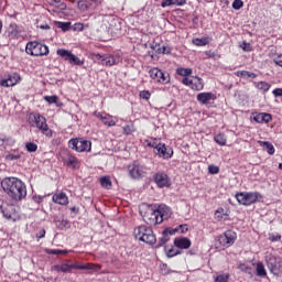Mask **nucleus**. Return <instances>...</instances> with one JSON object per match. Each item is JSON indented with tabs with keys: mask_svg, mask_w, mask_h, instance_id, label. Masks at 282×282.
Wrapping results in <instances>:
<instances>
[{
	"mask_svg": "<svg viewBox=\"0 0 282 282\" xmlns=\"http://www.w3.org/2000/svg\"><path fill=\"white\" fill-rule=\"evenodd\" d=\"M176 74H178V76H191L193 74V69L191 68H177L176 69Z\"/></svg>",
	"mask_w": 282,
	"mask_h": 282,
	"instance_id": "nucleus-39",
	"label": "nucleus"
},
{
	"mask_svg": "<svg viewBox=\"0 0 282 282\" xmlns=\"http://www.w3.org/2000/svg\"><path fill=\"white\" fill-rule=\"evenodd\" d=\"M9 30V37L19 39V34H21V32L19 31V25H17V23L10 24Z\"/></svg>",
	"mask_w": 282,
	"mask_h": 282,
	"instance_id": "nucleus-30",
	"label": "nucleus"
},
{
	"mask_svg": "<svg viewBox=\"0 0 282 282\" xmlns=\"http://www.w3.org/2000/svg\"><path fill=\"white\" fill-rule=\"evenodd\" d=\"M238 269H240L241 272H246V274L252 276V268L248 267L246 263H239Z\"/></svg>",
	"mask_w": 282,
	"mask_h": 282,
	"instance_id": "nucleus-40",
	"label": "nucleus"
},
{
	"mask_svg": "<svg viewBox=\"0 0 282 282\" xmlns=\"http://www.w3.org/2000/svg\"><path fill=\"white\" fill-rule=\"evenodd\" d=\"M97 118H99V120H101V122L107 127H116V121L113 120V116L111 115H104L102 112H98Z\"/></svg>",
	"mask_w": 282,
	"mask_h": 282,
	"instance_id": "nucleus-24",
	"label": "nucleus"
},
{
	"mask_svg": "<svg viewBox=\"0 0 282 282\" xmlns=\"http://www.w3.org/2000/svg\"><path fill=\"white\" fill-rule=\"evenodd\" d=\"M208 173H210L212 175H217V173H219V166L209 165L208 166Z\"/></svg>",
	"mask_w": 282,
	"mask_h": 282,
	"instance_id": "nucleus-53",
	"label": "nucleus"
},
{
	"mask_svg": "<svg viewBox=\"0 0 282 282\" xmlns=\"http://www.w3.org/2000/svg\"><path fill=\"white\" fill-rule=\"evenodd\" d=\"M100 185L102 186V188H107V191H111V178L109 176H102L100 178Z\"/></svg>",
	"mask_w": 282,
	"mask_h": 282,
	"instance_id": "nucleus-34",
	"label": "nucleus"
},
{
	"mask_svg": "<svg viewBox=\"0 0 282 282\" xmlns=\"http://www.w3.org/2000/svg\"><path fill=\"white\" fill-rule=\"evenodd\" d=\"M150 74V78H152V80H155V83H161L162 85H166L167 83L171 82V77L169 76V74L162 72V69L160 68H151L149 70Z\"/></svg>",
	"mask_w": 282,
	"mask_h": 282,
	"instance_id": "nucleus-13",
	"label": "nucleus"
},
{
	"mask_svg": "<svg viewBox=\"0 0 282 282\" xmlns=\"http://www.w3.org/2000/svg\"><path fill=\"white\" fill-rule=\"evenodd\" d=\"M232 8H234V10H241V8H243V1L235 0L232 2Z\"/></svg>",
	"mask_w": 282,
	"mask_h": 282,
	"instance_id": "nucleus-51",
	"label": "nucleus"
},
{
	"mask_svg": "<svg viewBox=\"0 0 282 282\" xmlns=\"http://www.w3.org/2000/svg\"><path fill=\"white\" fill-rule=\"evenodd\" d=\"M240 47L241 50H243V52H252V46L248 42H242L240 44Z\"/></svg>",
	"mask_w": 282,
	"mask_h": 282,
	"instance_id": "nucleus-52",
	"label": "nucleus"
},
{
	"mask_svg": "<svg viewBox=\"0 0 282 282\" xmlns=\"http://www.w3.org/2000/svg\"><path fill=\"white\" fill-rule=\"evenodd\" d=\"M57 56H61L64 58V61H68L70 65H84L85 62L80 61L78 56L74 55L72 51L65 50V48H59L57 50Z\"/></svg>",
	"mask_w": 282,
	"mask_h": 282,
	"instance_id": "nucleus-14",
	"label": "nucleus"
},
{
	"mask_svg": "<svg viewBox=\"0 0 282 282\" xmlns=\"http://www.w3.org/2000/svg\"><path fill=\"white\" fill-rule=\"evenodd\" d=\"M269 239H270V241H281V235L271 234V235H269Z\"/></svg>",
	"mask_w": 282,
	"mask_h": 282,
	"instance_id": "nucleus-56",
	"label": "nucleus"
},
{
	"mask_svg": "<svg viewBox=\"0 0 282 282\" xmlns=\"http://www.w3.org/2000/svg\"><path fill=\"white\" fill-rule=\"evenodd\" d=\"M93 59L99 65H106V67H112L116 65V57L112 55H100V54H93Z\"/></svg>",
	"mask_w": 282,
	"mask_h": 282,
	"instance_id": "nucleus-17",
	"label": "nucleus"
},
{
	"mask_svg": "<svg viewBox=\"0 0 282 282\" xmlns=\"http://www.w3.org/2000/svg\"><path fill=\"white\" fill-rule=\"evenodd\" d=\"M267 265L271 274H275L276 276L282 274V262L275 256L269 254L267 257Z\"/></svg>",
	"mask_w": 282,
	"mask_h": 282,
	"instance_id": "nucleus-12",
	"label": "nucleus"
},
{
	"mask_svg": "<svg viewBox=\"0 0 282 282\" xmlns=\"http://www.w3.org/2000/svg\"><path fill=\"white\" fill-rule=\"evenodd\" d=\"M261 197L259 192H242L236 195L237 202L242 204L243 206H250L257 202Z\"/></svg>",
	"mask_w": 282,
	"mask_h": 282,
	"instance_id": "nucleus-9",
	"label": "nucleus"
},
{
	"mask_svg": "<svg viewBox=\"0 0 282 282\" xmlns=\"http://www.w3.org/2000/svg\"><path fill=\"white\" fill-rule=\"evenodd\" d=\"M215 219H217V221H226L228 219V214L220 207L215 212Z\"/></svg>",
	"mask_w": 282,
	"mask_h": 282,
	"instance_id": "nucleus-32",
	"label": "nucleus"
},
{
	"mask_svg": "<svg viewBox=\"0 0 282 282\" xmlns=\"http://www.w3.org/2000/svg\"><path fill=\"white\" fill-rule=\"evenodd\" d=\"M100 264H95V263H86V264H78V263H73L69 264V262L65 261L61 264H55L51 268L53 272H63L65 274L70 273L72 270H90L91 272H99L101 270Z\"/></svg>",
	"mask_w": 282,
	"mask_h": 282,
	"instance_id": "nucleus-2",
	"label": "nucleus"
},
{
	"mask_svg": "<svg viewBox=\"0 0 282 282\" xmlns=\"http://www.w3.org/2000/svg\"><path fill=\"white\" fill-rule=\"evenodd\" d=\"M165 232H167V236L171 237V235H175V232H180V229L174 228V229H164Z\"/></svg>",
	"mask_w": 282,
	"mask_h": 282,
	"instance_id": "nucleus-58",
	"label": "nucleus"
},
{
	"mask_svg": "<svg viewBox=\"0 0 282 282\" xmlns=\"http://www.w3.org/2000/svg\"><path fill=\"white\" fill-rule=\"evenodd\" d=\"M155 149L159 158H163V160H171V158H173V149L166 148V144L159 143Z\"/></svg>",
	"mask_w": 282,
	"mask_h": 282,
	"instance_id": "nucleus-19",
	"label": "nucleus"
},
{
	"mask_svg": "<svg viewBox=\"0 0 282 282\" xmlns=\"http://www.w3.org/2000/svg\"><path fill=\"white\" fill-rule=\"evenodd\" d=\"M171 240V236L169 235V231L163 230L162 237L159 239V246H164L165 243H169Z\"/></svg>",
	"mask_w": 282,
	"mask_h": 282,
	"instance_id": "nucleus-37",
	"label": "nucleus"
},
{
	"mask_svg": "<svg viewBox=\"0 0 282 282\" xmlns=\"http://www.w3.org/2000/svg\"><path fill=\"white\" fill-rule=\"evenodd\" d=\"M45 237V229H41L37 234H36V239H43Z\"/></svg>",
	"mask_w": 282,
	"mask_h": 282,
	"instance_id": "nucleus-59",
	"label": "nucleus"
},
{
	"mask_svg": "<svg viewBox=\"0 0 282 282\" xmlns=\"http://www.w3.org/2000/svg\"><path fill=\"white\" fill-rule=\"evenodd\" d=\"M273 61L275 65H279V67H282V54H279L278 56H275Z\"/></svg>",
	"mask_w": 282,
	"mask_h": 282,
	"instance_id": "nucleus-57",
	"label": "nucleus"
},
{
	"mask_svg": "<svg viewBox=\"0 0 282 282\" xmlns=\"http://www.w3.org/2000/svg\"><path fill=\"white\" fill-rule=\"evenodd\" d=\"M257 276H261L262 279L268 276V271L265 270V265L263 262H258L256 267Z\"/></svg>",
	"mask_w": 282,
	"mask_h": 282,
	"instance_id": "nucleus-29",
	"label": "nucleus"
},
{
	"mask_svg": "<svg viewBox=\"0 0 282 282\" xmlns=\"http://www.w3.org/2000/svg\"><path fill=\"white\" fill-rule=\"evenodd\" d=\"M236 75L240 78H257V74L250 73L248 70H238Z\"/></svg>",
	"mask_w": 282,
	"mask_h": 282,
	"instance_id": "nucleus-36",
	"label": "nucleus"
},
{
	"mask_svg": "<svg viewBox=\"0 0 282 282\" xmlns=\"http://www.w3.org/2000/svg\"><path fill=\"white\" fill-rule=\"evenodd\" d=\"M6 135L0 134V147H4Z\"/></svg>",
	"mask_w": 282,
	"mask_h": 282,
	"instance_id": "nucleus-62",
	"label": "nucleus"
},
{
	"mask_svg": "<svg viewBox=\"0 0 282 282\" xmlns=\"http://www.w3.org/2000/svg\"><path fill=\"white\" fill-rule=\"evenodd\" d=\"M177 254H182V252H180V250H177V249H170V250H167V252H166V256L171 259V258H173V257H177Z\"/></svg>",
	"mask_w": 282,
	"mask_h": 282,
	"instance_id": "nucleus-49",
	"label": "nucleus"
},
{
	"mask_svg": "<svg viewBox=\"0 0 282 282\" xmlns=\"http://www.w3.org/2000/svg\"><path fill=\"white\" fill-rule=\"evenodd\" d=\"M61 158H62V161L64 162V164H66V166H68L69 169H74V170L80 169V161L78 160V158H76L69 151L64 150L61 153Z\"/></svg>",
	"mask_w": 282,
	"mask_h": 282,
	"instance_id": "nucleus-10",
	"label": "nucleus"
},
{
	"mask_svg": "<svg viewBox=\"0 0 282 282\" xmlns=\"http://www.w3.org/2000/svg\"><path fill=\"white\" fill-rule=\"evenodd\" d=\"M156 215H159L162 221H164V219H169V217H171V208L166 205H159L156 207Z\"/></svg>",
	"mask_w": 282,
	"mask_h": 282,
	"instance_id": "nucleus-25",
	"label": "nucleus"
},
{
	"mask_svg": "<svg viewBox=\"0 0 282 282\" xmlns=\"http://www.w3.org/2000/svg\"><path fill=\"white\" fill-rule=\"evenodd\" d=\"M1 188L12 202H23L28 197V186L18 177H6L1 181Z\"/></svg>",
	"mask_w": 282,
	"mask_h": 282,
	"instance_id": "nucleus-1",
	"label": "nucleus"
},
{
	"mask_svg": "<svg viewBox=\"0 0 282 282\" xmlns=\"http://www.w3.org/2000/svg\"><path fill=\"white\" fill-rule=\"evenodd\" d=\"M19 155H17V154H8L7 156H6V160H10V161H12V160H19Z\"/></svg>",
	"mask_w": 282,
	"mask_h": 282,
	"instance_id": "nucleus-60",
	"label": "nucleus"
},
{
	"mask_svg": "<svg viewBox=\"0 0 282 282\" xmlns=\"http://www.w3.org/2000/svg\"><path fill=\"white\" fill-rule=\"evenodd\" d=\"M72 23L69 22H58V28H61V30H63V32H67V30H69Z\"/></svg>",
	"mask_w": 282,
	"mask_h": 282,
	"instance_id": "nucleus-50",
	"label": "nucleus"
},
{
	"mask_svg": "<svg viewBox=\"0 0 282 282\" xmlns=\"http://www.w3.org/2000/svg\"><path fill=\"white\" fill-rule=\"evenodd\" d=\"M25 52L31 56H47L50 54V47L40 42H29Z\"/></svg>",
	"mask_w": 282,
	"mask_h": 282,
	"instance_id": "nucleus-5",
	"label": "nucleus"
},
{
	"mask_svg": "<svg viewBox=\"0 0 282 282\" xmlns=\"http://www.w3.org/2000/svg\"><path fill=\"white\" fill-rule=\"evenodd\" d=\"M25 149H26V151H29V153H36L39 145H36V143H34V142H28L25 144Z\"/></svg>",
	"mask_w": 282,
	"mask_h": 282,
	"instance_id": "nucleus-41",
	"label": "nucleus"
},
{
	"mask_svg": "<svg viewBox=\"0 0 282 282\" xmlns=\"http://www.w3.org/2000/svg\"><path fill=\"white\" fill-rule=\"evenodd\" d=\"M134 237L139 239V241H143L144 243H149L153 246L155 243V235L153 234V229L148 227L147 225H141L134 228Z\"/></svg>",
	"mask_w": 282,
	"mask_h": 282,
	"instance_id": "nucleus-3",
	"label": "nucleus"
},
{
	"mask_svg": "<svg viewBox=\"0 0 282 282\" xmlns=\"http://www.w3.org/2000/svg\"><path fill=\"white\" fill-rule=\"evenodd\" d=\"M67 224H69V221H67V219L65 218H63L62 220H55L56 228H58L59 230L67 228Z\"/></svg>",
	"mask_w": 282,
	"mask_h": 282,
	"instance_id": "nucleus-43",
	"label": "nucleus"
},
{
	"mask_svg": "<svg viewBox=\"0 0 282 282\" xmlns=\"http://www.w3.org/2000/svg\"><path fill=\"white\" fill-rule=\"evenodd\" d=\"M69 251L67 250H61V249H48V254H68Z\"/></svg>",
	"mask_w": 282,
	"mask_h": 282,
	"instance_id": "nucleus-46",
	"label": "nucleus"
},
{
	"mask_svg": "<svg viewBox=\"0 0 282 282\" xmlns=\"http://www.w3.org/2000/svg\"><path fill=\"white\" fill-rule=\"evenodd\" d=\"M1 213L6 219L9 221H17V209L12 205H1L0 206Z\"/></svg>",
	"mask_w": 282,
	"mask_h": 282,
	"instance_id": "nucleus-18",
	"label": "nucleus"
},
{
	"mask_svg": "<svg viewBox=\"0 0 282 282\" xmlns=\"http://www.w3.org/2000/svg\"><path fill=\"white\" fill-rule=\"evenodd\" d=\"M30 120L33 127H36V129H39V131H41L43 135L52 138V130H50V127L47 126V119H45V117L40 113H32L30 116Z\"/></svg>",
	"mask_w": 282,
	"mask_h": 282,
	"instance_id": "nucleus-4",
	"label": "nucleus"
},
{
	"mask_svg": "<svg viewBox=\"0 0 282 282\" xmlns=\"http://www.w3.org/2000/svg\"><path fill=\"white\" fill-rule=\"evenodd\" d=\"M210 43V37H196L193 40V44L197 47H204L205 45H208Z\"/></svg>",
	"mask_w": 282,
	"mask_h": 282,
	"instance_id": "nucleus-31",
	"label": "nucleus"
},
{
	"mask_svg": "<svg viewBox=\"0 0 282 282\" xmlns=\"http://www.w3.org/2000/svg\"><path fill=\"white\" fill-rule=\"evenodd\" d=\"M235 241H237V232L232 230H227L218 237V243L223 248H230V246L235 245Z\"/></svg>",
	"mask_w": 282,
	"mask_h": 282,
	"instance_id": "nucleus-11",
	"label": "nucleus"
},
{
	"mask_svg": "<svg viewBox=\"0 0 282 282\" xmlns=\"http://www.w3.org/2000/svg\"><path fill=\"white\" fill-rule=\"evenodd\" d=\"M44 100H46V102H48V105H56V102H58V96H56V95L45 96Z\"/></svg>",
	"mask_w": 282,
	"mask_h": 282,
	"instance_id": "nucleus-44",
	"label": "nucleus"
},
{
	"mask_svg": "<svg viewBox=\"0 0 282 282\" xmlns=\"http://www.w3.org/2000/svg\"><path fill=\"white\" fill-rule=\"evenodd\" d=\"M191 239L186 237L175 238L174 239V246L175 248H178V250H188L191 248Z\"/></svg>",
	"mask_w": 282,
	"mask_h": 282,
	"instance_id": "nucleus-22",
	"label": "nucleus"
},
{
	"mask_svg": "<svg viewBox=\"0 0 282 282\" xmlns=\"http://www.w3.org/2000/svg\"><path fill=\"white\" fill-rule=\"evenodd\" d=\"M230 279V274H220L218 276L215 278V282H228V280Z\"/></svg>",
	"mask_w": 282,
	"mask_h": 282,
	"instance_id": "nucleus-47",
	"label": "nucleus"
},
{
	"mask_svg": "<svg viewBox=\"0 0 282 282\" xmlns=\"http://www.w3.org/2000/svg\"><path fill=\"white\" fill-rule=\"evenodd\" d=\"M273 94H274L276 97L282 96V88H275V89L273 90Z\"/></svg>",
	"mask_w": 282,
	"mask_h": 282,
	"instance_id": "nucleus-61",
	"label": "nucleus"
},
{
	"mask_svg": "<svg viewBox=\"0 0 282 282\" xmlns=\"http://www.w3.org/2000/svg\"><path fill=\"white\" fill-rule=\"evenodd\" d=\"M34 202H37V204H41V202H43V197L39 196V197H34Z\"/></svg>",
	"mask_w": 282,
	"mask_h": 282,
	"instance_id": "nucleus-63",
	"label": "nucleus"
},
{
	"mask_svg": "<svg viewBox=\"0 0 282 282\" xmlns=\"http://www.w3.org/2000/svg\"><path fill=\"white\" fill-rule=\"evenodd\" d=\"M153 180L159 188H166L171 186V180L169 178V174H166L165 172H158L153 176Z\"/></svg>",
	"mask_w": 282,
	"mask_h": 282,
	"instance_id": "nucleus-16",
	"label": "nucleus"
},
{
	"mask_svg": "<svg viewBox=\"0 0 282 282\" xmlns=\"http://www.w3.org/2000/svg\"><path fill=\"white\" fill-rule=\"evenodd\" d=\"M258 144L262 147L269 155H274V145L270 141H258Z\"/></svg>",
	"mask_w": 282,
	"mask_h": 282,
	"instance_id": "nucleus-27",
	"label": "nucleus"
},
{
	"mask_svg": "<svg viewBox=\"0 0 282 282\" xmlns=\"http://www.w3.org/2000/svg\"><path fill=\"white\" fill-rule=\"evenodd\" d=\"M53 202L59 204V206H67L69 204V197H67V194L61 192L53 195Z\"/></svg>",
	"mask_w": 282,
	"mask_h": 282,
	"instance_id": "nucleus-23",
	"label": "nucleus"
},
{
	"mask_svg": "<svg viewBox=\"0 0 282 282\" xmlns=\"http://www.w3.org/2000/svg\"><path fill=\"white\" fill-rule=\"evenodd\" d=\"M183 85L191 87L195 91H202L204 89V79L199 77H185L183 78Z\"/></svg>",
	"mask_w": 282,
	"mask_h": 282,
	"instance_id": "nucleus-15",
	"label": "nucleus"
},
{
	"mask_svg": "<svg viewBox=\"0 0 282 282\" xmlns=\"http://www.w3.org/2000/svg\"><path fill=\"white\" fill-rule=\"evenodd\" d=\"M186 0H162L161 6L163 8H169L171 6H184Z\"/></svg>",
	"mask_w": 282,
	"mask_h": 282,
	"instance_id": "nucleus-28",
	"label": "nucleus"
},
{
	"mask_svg": "<svg viewBox=\"0 0 282 282\" xmlns=\"http://www.w3.org/2000/svg\"><path fill=\"white\" fill-rule=\"evenodd\" d=\"M68 147L73 151H77V153H89V151H91V141L83 138L70 139L68 141Z\"/></svg>",
	"mask_w": 282,
	"mask_h": 282,
	"instance_id": "nucleus-7",
	"label": "nucleus"
},
{
	"mask_svg": "<svg viewBox=\"0 0 282 282\" xmlns=\"http://www.w3.org/2000/svg\"><path fill=\"white\" fill-rule=\"evenodd\" d=\"M147 165H142L138 161L128 165V174L132 180H142V177H147Z\"/></svg>",
	"mask_w": 282,
	"mask_h": 282,
	"instance_id": "nucleus-6",
	"label": "nucleus"
},
{
	"mask_svg": "<svg viewBox=\"0 0 282 282\" xmlns=\"http://www.w3.org/2000/svg\"><path fill=\"white\" fill-rule=\"evenodd\" d=\"M21 82V76L19 74L9 75L7 79H1V87H14Z\"/></svg>",
	"mask_w": 282,
	"mask_h": 282,
	"instance_id": "nucleus-20",
	"label": "nucleus"
},
{
	"mask_svg": "<svg viewBox=\"0 0 282 282\" xmlns=\"http://www.w3.org/2000/svg\"><path fill=\"white\" fill-rule=\"evenodd\" d=\"M140 98L143 100H149L151 98V93H149V90L140 91Z\"/></svg>",
	"mask_w": 282,
	"mask_h": 282,
	"instance_id": "nucleus-54",
	"label": "nucleus"
},
{
	"mask_svg": "<svg viewBox=\"0 0 282 282\" xmlns=\"http://www.w3.org/2000/svg\"><path fill=\"white\" fill-rule=\"evenodd\" d=\"M196 100H198L200 105H208L210 100H217V96L213 93H199Z\"/></svg>",
	"mask_w": 282,
	"mask_h": 282,
	"instance_id": "nucleus-21",
	"label": "nucleus"
},
{
	"mask_svg": "<svg viewBox=\"0 0 282 282\" xmlns=\"http://www.w3.org/2000/svg\"><path fill=\"white\" fill-rule=\"evenodd\" d=\"M41 30H50V25L44 24V25H40Z\"/></svg>",
	"mask_w": 282,
	"mask_h": 282,
	"instance_id": "nucleus-64",
	"label": "nucleus"
},
{
	"mask_svg": "<svg viewBox=\"0 0 282 282\" xmlns=\"http://www.w3.org/2000/svg\"><path fill=\"white\" fill-rule=\"evenodd\" d=\"M15 140L12 137L4 135V147H14Z\"/></svg>",
	"mask_w": 282,
	"mask_h": 282,
	"instance_id": "nucleus-48",
	"label": "nucleus"
},
{
	"mask_svg": "<svg viewBox=\"0 0 282 282\" xmlns=\"http://www.w3.org/2000/svg\"><path fill=\"white\" fill-rule=\"evenodd\" d=\"M254 122H258V124H268V122H271L272 115L268 112H260L253 117Z\"/></svg>",
	"mask_w": 282,
	"mask_h": 282,
	"instance_id": "nucleus-26",
	"label": "nucleus"
},
{
	"mask_svg": "<svg viewBox=\"0 0 282 282\" xmlns=\"http://www.w3.org/2000/svg\"><path fill=\"white\" fill-rule=\"evenodd\" d=\"M143 220L149 226H158V224H162V216L158 215L156 207L149 206L143 215Z\"/></svg>",
	"mask_w": 282,
	"mask_h": 282,
	"instance_id": "nucleus-8",
	"label": "nucleus"
},
{
	"mask_svg": "<svg viewBox=\"0 0 282 282\" xmlns=\"http://www.w3.org/2000/svg\"><path fill=\"white\" fill-rule=\"evenodd\" d=\"M176 230H178V232H188V225H180L178 227H176Z\"/></svg>",
	"mask_w": 282,
	"mask_h": 282,
	"instance_id": "nucleus-55",
	"label": "nucleus"
},
{
	"mask_svg": "<svg viewBox=\"0 0 282 282\" xmlns=\"http://www.w3.org/2000/svg\"><path fill=\"white\" fill-rule=\"evenodd\" d=\"M135 131V126L132 124H127L126 127H123V134L124 135H131V133H134Z\"/></svg>",
	"mask_w": 282,
	"mask_h": 282,
	"instance_id": "nucleus-42",
	"label": "nucleus"
},
{
	"mask_svg": "<svg viewBox=\"0 0 282 282\" xmlns=\"http://www.w3.org/2000/svg\"><path fill=\"white\" fill-rule=\"evenodd\" d=\"M254 87L259 89V91H270L271 85L268 82H254Z\"/></svg>",
	"mask_w": 282,
	"mask_h": 282,
	"instance_id": "nucleus-33",
	"label": "nucleus"
},
{
	"mask_svg": "<svg viewBox=\"0 0 282 282\" xmlns=\"http://www.w3.org/2000/svg\"><path fill=\"white\" fill-rule=\"evenodd\" d=\"M214 140L216 144H219V147H226V142H227L226 134L219 133L214 138Z\"/></svg>",
	"mask_w": 282,
	"mask_h": 282,
	"instance_id": "nucleus-35",
	"label": "nucleus"
},
{
	"mask_svg": "<svg viewBox=\"0 0 282 282\" xmlns=\"http://www.w3.org/2000/svg\"><path fill=\"white\" fill-rule=\"evenodd\" d=\"M77 8L80 12H87V10H89V4L85 0H78Z\"/></svg>",
	"mask_w": 282,
	"mask_h": 282,
	"instance_id": "nucleus-38",
	"label": "nucleus"
},
{
	"mask_svg": "<svg viewBox=\"0 0 282 282\" xmlns=\"http://www.w3.org/2000/svg\"><path fill=\"white\" fill-rule=\"evenodd\" d=\"M205 55L207 58H221V55L215 51H206Z\"/></svg>",
	"mask_w": 282,
	"mask_h": 282,
	"instance_id": "nucleus-45",
	"label": "nucleus"
}]
</instances>
